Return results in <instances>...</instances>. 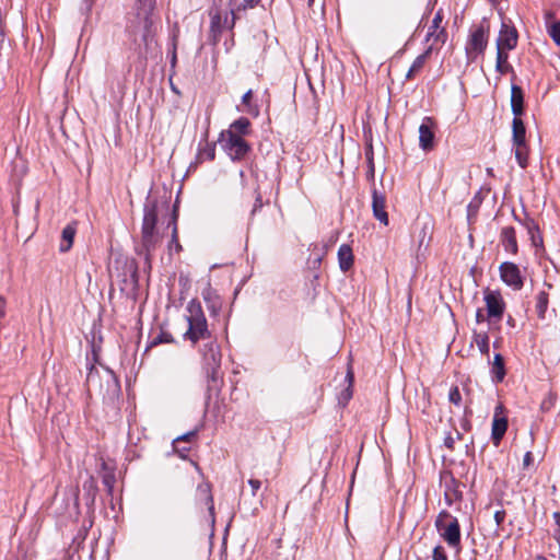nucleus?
Returning <instances> with one entry per match:
<instances>
[{"mask_svg": "<svg viewBox=\"0 0 560 560\" xmlns=\"http://www.w3.org/2000/svg\"><path fill=\"white\" fill-rule=\"evenodd\" d=\"M488 44V28H485L482 25L478 26L474 30L469 36L466 51L467 55L470 56L472 54L479 55L483 52Z\"/></svg>", "mask_w": 560, "mask_h": 560, "instance_id": "nucleus-10", "label": "nucleus"}, {"mask_svg": "<svg viewBox=\"0 0 560 560\" xmlns=\"http://www.w3.org/2000/svg\"><path fill=\"white\" fill-rule=\"evenodd\" d=\"M490 3L492 4H498L500 3L502 0H488Z\"/></svg>", "mask_w": 560, "mask_h": 560, "instance_id": "nucleus-53", "label": "nucleus"}, {"mask_svg": "<svg viewBox=\"0 0 560 560\" xmlns=\"http://www.w3.org/2000/svg\"><path fill=\"white\" fill-rule=\"evenodd\" d=\"M224 132H231L236 137H244L250 132V121L246 117H240L233 121L228 130Z\"/></svg>", "mask_w": 560, "mask_h": 560, "instance_id": "nucleus-20", "label": "nucleus"}, {"mask_svg": "<svg viewBox=\"0 0 560 560\" xmlns=\"http://www.w3.org/2000/svg\"><path fill=\"white\" fill-rule=\"evenodd\" d=\"M185 318L188 323V329L183 335L185 340L196 345L199 340L210 337L207 318L199 301L191 300L188 303Z\"/></svg>", "mask_w": 560, "mask_h": 560, "instance_id": "nucleus-2", "label": "nucleus"}, {"mask_svg": "<svg viewBox=\"0 0 560 560\" xmlns=\"http://www.w3.org/2000/svg\"><path fill=\"white\" fill-rule=\"evenodd\" d=\"M168 80H170V85H171L172 90L175 91L176 84L173 83V77L170 75Z\"/></svg>", "mask_w": 560, "mask_h": 560, "instance_id": "nucleus-50", "label": "nucleus"}, {"mask_svg": "<svg viewBox=\"0 0 560 560\" xmlns=\"http://www.w3.org/2000/svg\"><path fill=\"white\" fill-rule=\"evenodd\" d=\"M353 253L352 248L347 245L342 244L338 249V261L339 267L342 271H348L353 266Z\"/></svg>", "mask_w": 560, "mask_h": 560, "instance_id": "nucleus-19", "label": "nucleus"}, {"mask_svg": "<svg viewBox=\"0 0 560 560\" xmlns=\"http://www.w3.org/2000/svg\"><path fill=\"white\" fill-rule=\"evenodd\" d=\"M228 22V16L224 18V23ZM223 27V20L219 12L211 15V28L212 31H220Z\"/></svg>", "mask_w": 560, "mask_h": 560, "instance_id": "nucleus-32", "label": "nucleus"}, {"mask_svg": "<svg viewBox=\"0 0 560 560\" xmlns=\"http://www.w3.org/2000/svg\"><path fill=\"white\" fill-rule=\"evenodd\" d=\"M185 451H186V450L179 451V450L177 448V451H176L177 456H179V457H182V458H184V459H185V458H186V455L184 454V452H185Z\"/></svg>", "mask_w": 560, "mask_h": 560, "instance_id": "nucleus-49", "label": "nucleus"}, {"mask_svg": "<svg viewBox=\"0 0 560 560\" xmlns=\"http://www.w3.org/2000/svg\"><path fill=\"white\" fill-rule=\"evenodd\" d=\"M252 96H253V92L252 90H248L242 97V103L248 107V112L249 113H253V110L250 109V100H252Z\"/></svg>", "mask_w": 560, "mask_h": 560, "instance_id": "nucleus-40", "label": "nucleus"}, {"mask_svg": "<svg viewBox=\"0 0 560 560\" xmlns=\"http://www.w3.org/2000/svg\"><path fill=\"white\" fill-rule=\"evenodd\" d=\"M485 320L483 311L481 308H478L476 312V323L480 324Z\"/></svg>", "mask_w": 560, "mask_h": 560, "instance_id": "nucleus-46", "label": "nucleus"}, {"mask_svg": "<svg viewBox=\"0 0 560 560\" xmlns=\"http://www.w3.org/2000/svg\"><path fill=\"white\" fill-rule=\"evenodd\" d=\"M190 464L195 467L196 471L200 475V469L195 462H190Z\"/></svg>", "mask_w": 560, "mask_h": 560, "instance_id": "nucleus-51", "label": "nucleus"}, {"mask_svg": "<svg viewBox=\"0 0 560 560\" xmlns=\"http://www.w3.org/2000/svg\"><path fill=\"white\" fill-rule=\"evenodd\" d=\"M324 5H325V0H320V1L318 2V7H319V9H322V10H323V9H324Z\"/></svg>", "mask_w": 560, "mask_h": 560, "instance_id": "nucleus-52", "label": "nucleus"}, {"mask_svg": "<svg viewBox=\"0 0 560 560\" xmlns=\"http://www.w3.org/2000/svg\"><path fill=\"white\" fill-rule=\"evenodd\" d=\"M506 430H508V418L504 415V407L502 405H498L494 409V415H493V420H492V430H491V439L495 446H499Z\"/></svg>", "mask_w": 560, "mask_h": 560, "instance_id": "nucleus-9", "label": "nucleus"}, {"mask_svg": "<svg viewBox=\"0 0 560 560\" xmlns=\"http://www.w3.org/2000/svg\"><path fill=\"white\" fill-rule=\"evenodd\" d=\"M504 518H505V511L500 510L494 513V520H495V523L498 526H500L504 522Z\"/></svg>", "mask_w": 560, "mask_h": 560, "instance_id": "nucleus-42", "label": "nucleus"}, {"mask_svg": "<svg viewBox=\"0 0 560 560\" xmlns=\"http://www.w3.org/2000/svg\"><path fill=\"white\" fill-rule=\"evenodd\" d=\"M366 158H368V161H369V162H370V160H372V161H373L372 153L366 152Z\"/></svg>", "mask_w": 560, "mask_h": 560, "instance_id": "nucleus-54", "label": "nucleus"}, {"mask_svg": "<svg viewBox=\"0 0 560 560\" xmlns=\"http://www.w3.org/2000/svg\"><path fill=\"white\" fill-rule=\"evenodd\" d=\"M260 0H244L241 4H238L237 10H247L255 8Z\"/></svg>", "mask_w": 560, "mask_h": 560, "instance_id": "nucleus-37", "label": "nucleus"}, {"mask_svg": "<svg viewBox=\"0 0 560 560\" xmlns=\"http://www.w3.org/2000/svg\"><path fill=\"white\" fill-rule=\"evenodd\" d=\"M443 12L439 10L429 26L428 34L425 36L427 42H432L431 45L445 44L447 40V32L441 24L443 22Z\"/></svg>", "mask_w": 560, "mask_h": 560, "instance_id": "nucleus-8", "label": "nucleus"}, {"mask_svg": "<svg viewBox=\"0 0 560 560\" xmlns=\"http://www.w3.org/2000/svg\"><path fill=\"white\" fill-rule=\"evenodd\" d=\"M517 44V32L513 26L502 23L499 36L497 39L498 50H512Z\"/></svg>", "mask_w": 560, "mask_h": 560, "instance_id": "nucleus-11", "label": "nucleus"}, {"mask_svg": "<svg viewBox=\"0 0 560 560\" xmlns=\"http://www.w3.org/2000/svg\"><path fill=\"white\" fill-rule=\"evenodd\" d=\"M553 518L556 521V525H560V512H555L553 513Z\"/></svg>", "mask_w": 560, "mask_h": 560, "instance_id": "nucleus-48", "label": "nucleus"}, {"mask_svg": "<svg viewBox=\"0 0 560 560\" xmlns=\"http://www.w3.org/2000/svg\"><path fill=\"white\" fill-rule=\"evenodd\" d=\"M515 148V159L522 168L528 164V148L526 142L522 144H513Z\"/></svg>", "mask_w": 560, "mask_h": 560, "instance_id": "nucleus-28", "label": "nucleus"}, {"mask_svg": "<svg viewBox=\"0 0 560 560\" xmlns=\"http://www.w3.org/2000/svg\"><path fill=\"white\" fill-rule=\"evenodd\" d=\"M202 357L209 370H211V376L214 380L217 370L220 368L221 363V352L219 346L211 341L205 345L202 350Z\"/></svg>", "mask_w": 560, "mask_h": 560, "instance_id": "nucleus-12", "label": "nucleus"}, {"mask_svg": "<svg viewBox=\"0 0 560 560\" xmlns=\"http://www.w3.org/2000/svg\"><path fill=\"white\" fill-rule=\"evenodd\" d=\"M197 433H198V428H196L187 433L177 435L176 441H177V443L178 442H190L194 438L197 436Z\"/></svg>", "mask_w": 560, "mask_h": 560, "instance_id": "nucleus-34", "label": "nucleus"}, {"mask_svg": "<svg viewBox=\"0 0 560 560\" xmlns=\"http://www.w3.org/2000/svg\"><path fill=\"white\" fill-rule=\"evenodd\" d=\"M486 308L489 319L500 320L505 311V302L497 290H485Z\"/></svg>", "mask_w": 560, "mask_h": 560, "instance_id": "nucleus-6", "label": "nucleus"}, {"mask_svg": "<svg viewBox=\"0 0 560 560\" xmlns=\"http://www.w3.org/2000/svg\"><path fill=\"white\" fill-rule=\"evenodd\" d=\"M509 55L504 50H498L497 49V62H495V70L500 74H505L510 71H513L512 66L508 62Z\"/></svg>", "mask_w": 560, "mask_h": 560, "instance_id": "nucleus-27", "label": "nucleus"}, {"mask_svg": "<svg viewBox=\"0 0 560 560\" xmlns=\"http://www.w3.org/2000/svg\"><path fill=\"white\" fill-rule=\"evenodd\" d=\"M501 280L513 290H521L524 285V279L518 266L514 262L505 261L499 267Z\"/></svg>", "mask_w": 560, "mask_h": 560, "instance_id": "nucleus-7", "label": "nucleus"}, {"mask_svg": "<svg viewBox=\"0 0 560 560\" xmlns=\"http://www.w3.org/2000/svg\"><path fill=\"white\" fill-rule=\"evenodd\" d=\"M103 469L105 470L104 475L102 476L103 483L107 488L108 492L113 491L114 485H115V475L113 469H107L106 464L103 463Z\"/></svg>", "mask_w": 560, "mask_h": 560, "instance_id": "nucleus-29", "label": "nucleus"}, {"mask_svg": "<svg viewBox=\"0 0 560 560\" xmlns=\"http://www.w3.org/2000/svg\"><path fill=\"white\" fill-rule=\"evenodd\" d=\"M198 490L206 495L207 503L209 504V508H208L209 512H210L211 515H213L214 506H213V498H212L211 492H210V485L209 483L200 485L198 487Z\"/></svg>", "mask_w": 560, "mask_h": 560, "instance_id": "nucleus-31", "label": "nucleus"}, {"mask_svg": "<svg viewBox=\"0 0 560 560\" xmlns=\"http://www.w3.org/2000/svg\"><path fill=\"white\" fill-rule=\"evenodd\" d=\"M550 36L558 45H560V22L552 24L550 28Z\"/></svg>", "mask_w": 560, "mask_h": 560, "instance_id": "nucleus-35", "label": "nucleus"}, {"mask_svg": "<svg viewBox=\"0 0 560 560\" xmlns=\"http://www.w3.org/2000/svg\"><path fill=\"white\" fill-rule=\"evenodd\" d=\"M500 241L505 252L516 255L518 245L516 241V233L513 226H504L500 233Z\"/></svg>", "mask_w": 560, "mask_h": 560, "instance_id": "nucleus-15", "label": "nucleus"}, {"mask_svg": "<svg viewBox=\"0 0 560 560\" xmlns=\"http://www.w3.org/2000/svg\"><path fill=\"white\" fill-rule=\"evenodd\" d=\"M525 226L530 237L532 244L535 247H542V236L540 234L538 224L534 220H526Z\"/></svg>", "mask_w": 560, "mask_h": 560, "instance_id": "nucleus-23", "label": "nucleus"}, {"mask_svg": "<svg viewBox=\"0 0 560 560\" xmlns=\"http://www.w3.org/2000/svg\"><path fill=\"white\" fill-rule=\"evenodd\" d=\"M434 122L432 118L425 117L419 127V145L422 150L429 151L434 147Z\"/></svg>", "mask_w": 560, "mask_h": 560, "instance_id": "nucleus-13", "label": "nucleus"}, {"mask_svg": "<svg viewBox=\"0 0 560 560\" xmlns=\"http://www.w3.org/2000/svg\"><path fill=\"white\" fill-rule=\"evenodd\" d=\"M308 1V5L310 7H314L315 5V0H307Z\"/></svg>", "mask_w": 560, "mask_h": 560, "instance_id": "nucleus-55", "label": "nucleus"}, {"mask_svg": "<svg viewBox=\"0 0 560 560\" xmlns=\"http://www.w3.org/2000/svg\"><path fill=\"white\" fill-rule=\"evenodd\" d=\"M155 0H136L132 10L129 12L130 27L143 36L149 32L152 24V14Z\"/></svg>", "mask_w": 560, "mask_h": 560, "instance_id": "nucleus-4", "label": "nucleus"}, {"mask_svg": "<svg viewBox=\"0 0 560 560\" xmlns=\"http://www.w3.org/2000/svg\"><path fill=\"white\" fill-rule=\"evenodd\" d=\"M448 400L455 406H460L462 395L457 386H453L448 393Z\"/></svg>", "mask_w": 560, "mask_h": 560, "instance_id": "nucleus-33", "label": "nucleus"}, {"mask_svg": "<svg viewBox=\"0 0 560 560\" xmlns=\"http://www.w3.org/2000/svg\"><path fill=\"white\" fill-rule=\"evenodd\" d=\"M462 499V491L458 489V485L454 478H451L450 482L445 483L444 500L445 503L451 506L455 501Z\"/></svg>", "mask_w": 560, "mask_h": 560, "instance_id": "nucleus-22", "label": "nucleus"}, {"mask_svg": "<svg viewBox=\"0 0 560 560\" xmlns=\"http://www.w3.org/2000/svg\"><path fill=\"white\" fill-rule=\"evenodd\" d=\"M168 59L171 68H175V43H173V49L168 51Z\"/></svg>", "mask_w": 560, "mask_h": 560, "instance_id": "nucleus-43", "label": "nucleus"}, {"mask_svg": "<svg viewBox=\"0 0 560 560\" xmlns=\"http://www.w3.org/2000/svg\"><path fill=\"white\" fill-rule=\"evenodd\" d=\"M444 444L447 448L453 450L454 448V439L452 435H448L444 440Z\"/></svg>", "mask_w": 560, "mask_h": 560, "instance_id": "nucleus-45", "label": "nucleus"}, {"mask_svg": "<svg viewBox=\"0 0 560 560\" xmlns=\"http://www.w3.org/2000/svg\"><path fill=\"white\" fill-rule=\"evenodd\" d=\"M346 378H347V380H348V382H349V386H351V384H352V382H353V373H352V371H351V370H348ZM343 395H345V397H346L347 399H350V398H351V396H352V392H351L350 387H348V388L345 390Z\"/></svg>", "mask_w": 560, "mask_h": 560, "instance_id": "nucleus-38", "label": "nucleus"}, {"mask_svg": "<svg viewBox=\"0 0 560 560\" xmlns=\"http://www.w3.org/2000/svg\"><path fill=\"white\" fill-rule=\"evenodd\" d=\"M77 233V223L71 222L68 225H66L61 233V243H60V252L66 253L68 252L72 245L73 240Z\"/></svg>", "mask_w": 560, "mask_h": 560, "instance_id": "nucleus-18", "label": "nucleus"}, {"mask_svg": "<svg viewBox=\"0 0 560 560\" xmlns=\"http://www.w3.org/2000/svg\"><path fill=\"white\" fill-rule=\"evenodd\" d=\"M248 485L250 486L252 488V495L255 497L257 494V491L260 489L261 487V481L258 480V479H254V478H250L248 480Z\"/></svg>", "mask_w": 560, "mask_h": 560, "instance_id": "nucleus-39", "label": "nucleus"}, {"mask_svg": "<svg viewBox=\"0 0 560 560\" xmlns=\"http://www.w3.org/2000/svg\"><path fill=\"white\" fill-rule=\"evenodd\" d=\"M177 252L180 249V245L177 243L176 245Z\"/></svg>", "mask_w": 560, "mask_h": 560, "instance_id": "nucleus-58", "label": "nucleus"}, {"mask_svg": "<svg viewBox=\"0 0 560 560\" xmlns=\"http://www.w3.org/2000/svg\"><path fill=\"white\" fill-rule=\"evenodd\" d=\"M374 163L372 160H370V164H369V171H368V177L373 179L374 178Z\"/></svg>", "mask_w": 560, "mask_h": 560, "instance_id": "nucleus-47", "label": "nucleus"}, {"mask_svg": "<svg viewBox=\"0 0 560 560\" xmlns=\"http://www.w3.org/2000/svg\"><path fill=\"white\" fill-rule=\"evenodd\" d=\"M511 109L514 117H520L524 112V92L515 84L511 88Z\"/></svg>", "mask_w": 560, "mask_h": 560, "instance_id": "nucleus-16", "label": "nucleus"}, {"mask_svg": "<svg viewBox=\"0 0 560 560\" xmlns=\"http://www.w3.org/2000/svg\"><path fill=\"white\" fill-rule=\"evenodd\" d=\"M534 462V457L530 451H527L523 458V468H528Z\"/></svg>", "mask_w": 560, "mask_h": 560, "instance_id": "nucleus-41", "label": "nucleus"}, {"mask_svg": "<svg viewBox=\"0 0 560 560\" xmlns=\"http://www.w3.org/2000/svg\"><path fill=\"white\" fill-rule=\"evenodd\" d=\"M173 224L172 241H175V203L165 200L149 198L144 203L141 226V244L149 252L155 246L162 235L164 226Z\"/></svg>", "mask_w": 560, "mask_h": 560, "instance_id": "nucleus-1", "label": "nucleus"}, {"mask_svg": "<svg viewBox=\"0 0 560 560\" xmlns=\"http://www.w3.org/2000/svg\"><path fill=\"white\" fill-rule=\"evenodd\" d=\"M172 343L173 342V336L170 332L161 331L158 336L153 337L150 341L149 347L147 350L151 347H154L160 343Z\"/></svg>", "mask_w": 560, "mask_h": 560, "instance_id": "nucleus-30", "label": "nucleus"}, {"mask_svg": "<svg viewBox=\"0 0 560 560\" xmlns=\"http://www.w3.org/2000/svg\"><path fill=\"white\" fill-rule=\"evenodd\" d=\"M433 50V45H430L428 47V49L422 52L421 55H419L412 62L411 67L409 68L407 74H406V79L407 80H412L415 79L423 69L429 56L431 55Z\"/></svg>", "mask_w": 560, "mask_h": 560, "instance_id": "nucleus-17", "label": "nucleus"}, {"mask_svg": "<svg viewBox=\"0 0 560 560\" xmlns=\"http://www.w3.org/2000/svg\"><path fill=\"white\" fill-rule=\"evenodd\" d=\"M372 209L375 219L384 225L388 224V214L386 212L385 196L378 192L375 188L372 190Z\"/></svg>", "mask_w": 560, "mask_h": 560, "instance_id": "nucleus-14", "label": "nucleus"}, {"mask_svg": "<svg viewBox=\"0 0 560 560\" xmlns=\"http://www.w3.org/2000/svg\"><path fill=\"white\" fill-rule=\"evenodd\" d=\"M220 143L229 156L234 161L243 160L250 150L249 144L242 137L231 132H221Z\"/></svg>", "mask_w": 560, "mask_h": 560, "instance_id": "nucleus-5", "label": "nucleus"}, {"mask_svg": "<svg viewBox=\"0 0 560 560\" xmlns=\"http://www.w3.org/2000/svg\"><path fill=\"white\" fill-rule=\"evenodd\" d=\"M491 373L495 382H502L505 376L504 359L500 353H497L493 358Z\"/></svg>", "mask_w": 560, "mask_h": 560, "instance_id": "nucleus-24", "label": "nucleus"}, {"mask_svg": "<svg viewBox=\"0 0 560 560\" xmlns=\"http://www.w3.org/2000/svg\"><path fill=\"white\" fill-rule=\"evenodd\" d=\"M435 527L444 541L459 552L460 526L458 520L447 511H441L435 520Z\"/></svg>", "mask_w": 560, "mask_h": 560, "instance_id": "nucleus-3", "label": "nucleus"}, {"mask_svg": "<svg viewBox=\"0 0 560 560\" xmlns=\"http://www.w3.org/2000/svg\"><path fill=\"white\" fill-rule=\"evenodd\" d=\"M233 25H234V19H232L230 27H233Z\"/></svg>", "mask_w": 560, "mask_h": 560, "instance_id": "nucleus-57", "label": "nucleus"}, {"mask_svg": "<svg viewBox=\"0 0 560 560\" xmlns=\"http://www.w3.org/2000/svg\"><path fill=\"white\" fill-rule=\"evenodd\" d=\"M512 141L513 144H522L526 142V129L520 117H514L512 121Z\"/></svg>", "mask_w": 560, "mask_h": 560, "instance_id": "nucleus-21", "label": "nucleus"}, {"mask_svg": "<svg viewBox=\"0 0 560 560\" xmlns=\"http://www.w3.org/2000/svg\"><path fill=\"white\" fill-rule=\"evenodd\" d=\"M534 560H547V559L542 556H537Z\"/></svg>", "mask_w": 560, "mask_h": 560, "instance_id": "nucleus-56", "label": "nucleus"}, {"mask_svg": "<svg viewBox=\"0 0 560 560\" xmlns=\"http://www.w3.org/2000/svg\"><path fill=\"white\" fill-rule=\"evenodd\" d=\"M433 560H447L446 552L442 546H436L433 549Z\"/></svg>", "mask_w": 560, "mask_h": 560, "instance_id": "nucleus-36", "label": "nucleus"}, {"mask_svg": "<svg viewBox=\"0 0 560 560\" xmlns=\"http://www.w3.org/2000/svg\"><path fill=\"white\" fill-rule=\"evenodd\" d=\"M549 304V295L546 291H539L536 295L535 311L540 319L545 318Z\"/></svg>", "mask_w": 560, "mask_h": 560, "instance_id": "nucleus-26", "label": "nucleus"}, {"mask_svg": "<svg viewBox=\"0 0 560 560\" xmlns=\"http://www.w3.org/2000/svg\"><path fill=\"white\" fill-rule=\"evenodd\" d=\"M552 537L558 542L559 552H560V524L555 528Z\"/></svg>", "mask_w": 560, "mask_h": 560, "instance_id": "nucleus-44", "label": "nucleus"}, {"mask_svg": "<svg viewBox=\"0 0 560 560\" xmlns=\"http://www.w3.org/2000/svg\"><path fill=\"white\" fill-rule=\"evenodd\" d=\"M472 343H475L477 346V348L479 349L481 354H483L486 357H489L490 346H489V336H488L487 332H485V331H481V332L474 331V334H472Z\"/></svg>", "mask_w": 560, "mask_h": 560, "instance_id": "nucleus-25", "label": "nucleus"}]
</instances>
